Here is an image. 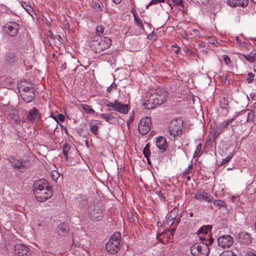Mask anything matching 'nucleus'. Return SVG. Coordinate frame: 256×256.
<instances>
[{"mask_svg": "<svg viewBox=\"0 0 256 256\" xmlns=\"http://www.w3.org/2000/svg\"><path fill=\"white\" fill-rule=\"evenodd\" d=\"M240 238L241 239V242L244 244H249L252 241L251 237L250 235L247 233L242 232L240 234Z\"/></svg>", "mask_w": 256, "mask_h": 256, "instance_id": "obj_23", "label": "nucleus"}, {"mask_svg": "<svg viewBox=\"0 0 256 256\" xmlns=\"http://www.w3.org/2000/svg\"><path fill=\"white\" fill-rule=\"evenodd\" d=\"M6 28H8L6 30L8 34L10 36H14L17 35L20 26L16 22H12L8 24Z\"/></svg>", "mask_w": 256, "mask_h": 256, "instance_id": "obj_17", "label": "nucleus"}, {"mask_svg": "<svg viewBox=\"0 0 256 256\" xmlns=\"http://www.w3.org/2000/svg\"><path fill=\"white\" fill-rule=\"evenodd\" d=\"M35 196L38 201L44 202L50 198L52 195V188H46L44 190L35 192Z\"/></svg>", "mask_w": 256, "mask_h": 256, "instance_id": "obj_8", "label": "nucleus"}, {"mask_svg": "<svg viewBox=\"0 0 256 256\" xmlns=\"http://www.w3.org/2000/svg\"><path fill=\"white\" fill-rule=\"evenodd\" d=\"M154 96H153V97L151 98L150 100V101H148L146 103H143L142 105L144 106V108L147 110H150V109L154 108H150V106L149 108V106H151L152 104V103L153 104V102H154Z\"/></svg>", "mask_w": 256, "mask_h": 256, "instance_id": "obj_31", "label": "nucleus"}, {"mask_svg": "<svg viewBox=\"0 0 256 256\" xmlns=\"http://www.w3.org/2000/svg\"><path fill=\"white\" fill-rule=\"evenodd\" d=\"M214 204L218 208H220L224 206V202L221 200H214Z\"/></svg>", "mask_w": 256, "mask_h": 256, "instance_id": "obj_35", "label": "nucleus"}, {"mask_svg": "<svg viewBox=\"0 0 256 256\" xmlns=\"http://www.w3.org/2000/svg\"><path fill=\"white\" fill-rule=\"evenodd\" d=\"M202 145L201 144H198L196 148V150L194 151V154L193 157L194 158H198L202 154Z\"/></svg>", "mask_w": 256, "mask_h": 256, "instance_id": "obj_25", "label": "nucleus"}, {"mask_svg": "<svg viewBox=\"0 0 256 256\" xmlns=\"http://www.w3.org/2000/svg\"><path fill=\"white\" fill-rule=\"evenodd\" d=\"M254 74L252 72L248 73V77L246 78L247 82L248 83H252L254 80Z\"/></svg>", "mask_w": 256, "mask_h": 256, "instance_id": "obj_41", "label": "nucleus"}, {"mask_svg": "<svg viewBox=\"0 0 256 256\" xmlns=\"http://www.w3.org/2000/svg\"><path fill=\"white\" fill-rule=\"evenodd\" d=\"M92 8H94L96 9V10H102V8H101V6H100V5L98 3V2H94V5L92 6Z\"/></svg>", "mask_w": 256, "mask_h": 256, "instance_id": "obj_46", "label": "nucleus"}, {"mask_svg": "<svg viewBox=\"0 0 256 256\" xmlns=\"http://www.w3.org/2000/svg\"><path fill=\"white\" fill-rule=\"evenodd\" d=\"M30 91H34L32 87L29 86H22L20 88L19 90V92H20V94L22 92H29Z\"/></svg>", "mask_w": 256, "mask_h": 256, "instance_id": "obj_27", "label": "nucleus"}, {"mask_svg": "<svg viewBox=\"0 0 256 256\" xmlns=\"http://www.w3.org/2000/svg\"><path fill=\"white\" fill-rule=\"evenodd\" d=\"M104 105L108 108H112V110H116L123 114H127L130 109V107L128 104H122L116 100L114 102L107 101L104 103Z\"/></svg>", "mask_w": 256, "mask_h": 256, "instance_id": "obj_6", "label": "nucleus"}, {"mask_svg": "<svg viewBox=\"0 0 256 256\" xmlns=\"http://www.w3.org/2000/svg\"><path fill=\"white\" fill-rule=\"evenodd\" d=\"M178 210L177 208H174L166 216V224L169 226H172L174 222L178 215Z\"/></svg>", "mask_w": 256, "mask_h": 256, "instance_id": "obj_20", "label": "nucleus"}, {"mask_svg": "<svg viewBox=\"0 0 256 256\" xmlns=\"http://www.w3.org/2000/svg\"><path fill=\"white\" fill-rule=\"evenodd\" d=\"M219 256H237L236 254L231 250H226L222 252Z\"/></svg>", "mask_w": 256, "mask_h": 256, "instance_id": "obj_36", "label": "nucleus"}, {"mask_svg": "<svg viewBox=\"0 0 256 256\" xmlns=\"http://www.w3.org/2000/svg\"><path fill=\"white\" fill-rule=\"evenodd\" d=\"M134 20L136 22L137 26L140 27V28L142 30H144V27L142 26V21L137 16H136L134 14Z\"/></svg>", "mask_w": 256, "mask_h": 256, "instance_id": "obj_33", "label": "nucleus"}, {"mask_svg": "<svg viewBox=\"0 0 256 256\" xmlns=\"http://www.w3.org/2000/svg\"><path fill=\"white\" fill-rule=\"evenodd\" d=\"M70 148L66 144H64L62 146V152L66 160H68V151Z\"/></svg>", "mask_w": 256, "mask_h": 256, "instance_id": "obj_29", "label": "nucleus"}, {"mask_svg": "<svg viewBox=\"0 0 256 256\" xmlns=\"http://www.w3.org/2000/svg\"><path fill=\"white\" fill-rule=\"evenodd\" d=\"M156 144L162 152L166 151L168 146L166 138L162 136H159L156 138Z\"/></svg>", "mask_w": 256, "mask_h": 256, "instance_id": "obj_18", "label": "nucleus"}, {"mask_svg": "<svg viewBox=\"0 0 256 256\" xmlns=\"http://www.w3.org/2000/svg\"><path fill=\"white\" fill-rule=\"evenodd\" d=\"M120 234L114 232L110 238L109 241L106 244V250L110 254H116L120 248Z\"/></svg>", "mask_w": 256, "mask_h": 256, "instance_id": "obj_3", "label": "nucleus"}, {"mask_svg": "<svg viewBox=\"0 0 256 256\" xmlns=\"http://www.w3.org/2000/svg\"><path fill=\"white\" fill-rule=\"evenodd\" d=\"M50 117L54 120V121L51 122L46 129V132L50 135H52L54 132L57 128L58 124H59L58 118L52 113H51Z\"/></svg>", "mask_w": 256, "mask_h": 256, "instance_id": "obj_14", "label": "nucleus"}, {"mask_svg": "<svg viewBox=\"0 0 256 256\" xmlns=\"http://www.w3.org/2000/svg\"><path fill=\"white\" fill-rule=\"evenodd\" d=\"M143 154L146 158H148V157H150V144H147L146 146L143 148Z\"/></svg>", "mask_w": 256, "mask_h": 256, "instance_id": "obj_26", "label": "nucleus"}, {"mask_svg": "<svg viewBox=\"0 0 256 256\" xmlns=\"http://www.w3.org/2000/svg\"><path fill=\"white\" fill-rule=\"evenodd\" d=\"M186 179H187L188 180H190V176H186Z\"/></svg>", "mask_w": 256, "mask_h": 256, "instance_id": "obj_61", "label": "nucleus"}, {"mask_svg": "<svg viewBox=\"0 0 256 256\" xmlns=\"http://www.w3.org/2000/svg\"><path fill=\"white\" fill-rule=\"evenodd\" d=\"M112 0L116 4H118L122 2V0Z\"/></svg>", "mask_w": 256, "mask_h": 256, "instance_id": "obj_52", "label": "nucleus"}, {"mask_svg": "<svg viewBox=\"0 0 256 256\" xmlns=\"http://www.w3.org/2000/svg\"><path fill=\"white\" fill-rule=\"evenodd\" d=\"M10 162L15 168H17L21 172H24L27 168L26 166V161L13 158L10 160Z\"/></svg>", "mask_w": 256, "mask_h": 256, "instance_id": "obj_19", "label": "nucleus"}, {"mask_svg": "<svg viewBox=\"0 0 256 256\" xmlns=\"http://www.w3.org/2000/svg\"><path fill=\"white\" fill-rule=\"evenodd\" d=\"M174 48L173 50L175 52L176 54H178L179 52V48L178 46H172Z\"/></svg>", "mask_w": 256, "mask_h": 256, "instance_id": "obj_49", "label": "nucleus"}, {"mask_svg": "<svg viewBox=\"0 0 256 256\" xmlns=\"http://www.w3.org/2000/svg\"><path fill=\"white\" fill-rule=\"evenodd\" d=\"M166 234L165 232H162L161 233H159L157 235V238L158 240L162 243L164 244V240L163 238H161L162 236H163L164 234Z\"/></svg>", "mask_w": 256, "mask_h": 256, "instance_id": "obj_44", "label": "nucleus"}, {"mask_svg": "<svg viewBox=\"0 0 256 256\" xmlns=\"http://www.w3.org/2000/svg\"><path fill=\"white\" fill-rule=\"evenodd\" d=\"M153 96L154 94H152L150 92H146L142 98L144 103H146L150 101V100L151 98L153 97Z\"/></svg>", "mask_w": 256, "mask_h": 256, "instance_id": "obj_28", "label": "nucleus"}, {"mask_svg": "<svg viewBox=\"0 0 256 256\" xmlns=\"http://www.w3.org/2000/svg\"><path fill=\"white\" fill-rule=\"evenodd\" d=\"M225 106H227L228 104V102L227 100H226L224 98V102H223Z\"/></svg>", "mask_w": 256, "mask_h": 256, "instance_id": "obj_55", "label": "nucleus"}, {"mask_svg": "<svg viewBox=\"0 0 256 256\" xmlns=\"http://www.w3.org/2000/svg\"><path fill=\"white\" fill-rule=\"evenodd\" d=\"M47 188L48 189L51 188V187L48 185V182L44 179L36 180L34 184V192H38V191L44 190Z\"/></svg>", "mask_w": 256, "mask_h": 256, "instance_id": "obj_11", "label": "nucleus"}, {"mask_svg": "<svg viewBox=\"0 0 256 256\" xmlns=\"http://www.w3.org/2000/svg\"><path fill=\"white\" fill-rule=\"evenodd\" d=\"M18 60V57L14 52H8L4 56V63L7 65L13 64Z\"/></svg>", "mask_w": 256, "mask_h": 256, "instance_id": "obj_12", "label": "nucleus"}, {"mask_svg": "<svg viewBox=\"0 0 256 256\" xmlns=\"http://www.w3.org/2000/svg\"><path fill=\"white\" fill-rule=\"evenodd\" d=\"M104 27L102 25H99L96 26V34H98L97 36H98L102 34L104 31Z\"/></svg>", "mask_w": 256, "mask_h": 256, "instance_id": "obj_37", "label": "nucleus"}, {"mask_svg": "<svg viewBox=\"0 0 256 256\" xmlns=\"http://www.w3.org/2000/svg\"><path fill=\"white\" fill-rule=\"evenodd\" d=\"M202 233H204V234H207V232L206 231H205L204 230L202 229V228H200V229L198 232V234H200Z\"/></svg>", "mask_w": 256, "mask_h": 256, "instance_id": "obj_50", "label": "nucleus"}, {"mask_svg": "<svg viewBox=\"0 0 256 256\" xmlns=\"http://www.w3.org/2000/svg\"><path fill=\"white\" fill-rule=\"evenodd\" d=\"M200 240L202 241L204 240H205V238H203L202 236H200Z\"/></svg>", "mask_w": 256, "mask_h": 256, "instance_id": "obj_58", "label": "nucleus"}, {"mask_svg": "<svg viewBox=\"0 0 256 256\" xmlns=\"http://www.w3.org/2000/svg\"><path fill=\"white\" fill-rule=\"evenodd\" d=\"M210 252L206 244L196 243L190 248V252L194 256H207Z\"/></svg>", "mask_w": 256, "mask_h": 256, "instance_id": "obj_5", "label": "nucleus"}, {"mask_svg": "<svg viewBox=\"0 0 256 256\" xmlns=\"http://www.w3.org/2000/svg\"><path fill=\"white\" fill-rule=\"evenodd\" d=\"M218 244L223 248H230L234 243L233 238L229 236H220L218 240Z\"/></svg>", "mask_w": 256, "mask_h": 256, "instance_id": "obj_10", "label": "nucleus"}, {"mask_svg": "<svg viewBox=\"0 0 256 256\" xmlns=\"http://www.w3.org/2000/svg\"><path fill=\"white\" fill-rule=\"evenodd\" d=\"M60 173L56 170H52L51 172V176L52 178L54 180H56L58 178L60 177Z\"/></svg>", "mask_w": 256, "mask_h": 256, "instance_id": "obj_34", "label": "nucleus"}, {"mask_svg": "<svg viewBox=\"0 0 256 256\" xmlns=\"http://www.w3.org/2000/svg\"><path fill=\"white\" fill-rule=\"evenodd\" d=\"M244 57H245V58H246V60H249V61H252V60L249 59V58H248L246 56H244Z\"/></svg>", "mask_w": 256, "mask_h": 256, "instance_id": "obj_60", "label": "nucleus"}, {"mask_svg": "<svg viewBox=\"0 0 256 256\" xmlns=\"http://www.w3.org/2000/svg\"><path fill=\"white\" fill-rule=\"evenodd\" d=\"M28 248L23 244H16L14 246V251L17 256H26Z\"/></svg>", "mask_w": 256, "mask_h": 256, "instance_id": "obj_16", "label": "nucleus"}, {"mask_svg": "<svg viewBox=\"0 0 256 256\" xmlns=\"http://www.w3.org/2000/svg\"><path fill=\"white\" fill-rule=\"evenodd\" d=\"M194 198L200 202L202 200L208 202H211L214 200V197L206 192H198L194 196Z\"/></svg>", "mask_w": 256, "mask_h": 256, "instance_id": "obj_13", "label": "nucleus"}, {"mask_svg": "<svg viewBox=\"0 0 256 256\" xmlns=\"http://www.w3.org/2000/svg\"><path fill=\"white\" fill-rule=\"evenodd\" d=\"M146 158V160L148 161V164H150V157H148V158Z\"/></svg>", "mask_w": 256, "mask_h": 256, "instance_id": "obj_56", "label": "nucleus"}, {"mask_svg": "<svg viewBox=\"0 0 256 256\" xmlns=\"http://www.w3.org/2000/svg\"><path fill=\"white\" fill-rule=\"evenodd\" d=\"M22 6L28 14H30L31 16H32L34 10L30 6L27 4L26 3H24V4L22 5Z\"/></svg>", "mask_w": 256, "mask_h": 256, "instance_id": "obj_32", "label": "nucleus"}, {"mask_svg": "<svg viewBox=\"0 0 256 256\" xmlns=\"http://www.w3.org/2000/svg\"><path fill=\"white\" fill-rule=\"evenodd\" d=\"M246 256H256V254L253 253H250L246 254Z\"/></svg>", "mask_w": 256, "mask_h": 256, "instance_id": "obj_54", "label": "nucleus"}, {"mask_svg": "<svg viewBox=\"0 0 256 256\" xmlns=\"http://www.w3.org/2000/svg\"><path fill=\"white\" fill-rule=\"evenodd\" d=\"M20 96L24 101L28 103L33 100L35 96V94L34 91H30L29 92H22L20 94Z\"/></svg>", "mask_w": 256, "mask_h": 256, "instance_id": "obj_21", "label": "nucleus"}, {"mask_svg": "<svg viewBox=\"0 0 256 256\" xmlns=\"http://www.w3.org/2000/svg\"><path fill=\"white\" fill-rule=\"evenodd\" d=\"M168 97V92L166 88H161L156 90L154 93V102L152 103L150 108H155L165 102Z\"/></svg>", "mask_w": 256, "mask_h": 256, "instance_id": "obj_4", "label": "nucleus"}, {"mask_svg": "<svg viewBox=\"0 0 256 256\" xmlns=\"http://www.w3.org/2000/svg\"><path fill=\"white\" fill-rule=\"evenodd\" d=\"M182 121L180 118L172 120L168 128V137L170 139H176L182 134Z\"/></svg>", "mask_w": 256, "mask_h": 256, "instance_id": "obj_2", "label": "nucleus"}, {"mask_svg": "<svg viewBox=\"0 0 256 256\" xmlns=\"http://www.w3.org/2000/svg\"><path fill=\"white\" fill-rule=\"evenodd\" d=\"M234 120V118H232L229 119L226 121H224L222 122L218 126L216 132L214 134V138H216L218 136L224 132V130L230 124H232L233 121Z\"/></svg>", "mask_w": 256, "mask_h": 256, "instance_id": "obj_15", "label": "nucleus"}, {"mask_svg": "<svg viewBox=\"0 0 256 256\" xmlns=\"http://www.w3.org/2000/svg\"><path fill=\"white\" fill-rule=\"evenodd\" d=\"M254 118V113L252 111H249L247 114V122H250L253 120Z\"/></svg>", "mask_w": 256, "mask_h": 256, "instance_id": "obj_38", "label": "nucleus"}, {"mask_svg": "<svg viewBox=\"0 0 256 256\" xmlns=\"http://www.w3.org/2000/svg\"><path fill=\"white\" fill-rule=\"evenodd\" d=\"M40 118L41 114L38 110L36 108H34L28 112L26 119L28 122L34 124L36 123Z\"/></svg>", "mask_w": 256, "mask_h": 256, "instance_id": "obj_9", "label": "nucleus"}, {"mask_svg": "<svg viewBox=\"0 0 256 256\" xmlns=\"http://www.w3.org/2000/svg\"><path fill=\"white\" fill-rule=\"evenodd\" d=\"M49 32L50 33V36L52 38H54V37H53V34H52V32H51V31H49Z\"/></svg>", "mask_w": 256, "mask_h": 256, "instance_id": "obj_57", "label": "nucleus"}, {"mask_svg": "<svg viewBox=\"0 0 256 256\" xmlns=\"http://www.w3.org/2000/svg\"><path fill=\"white\" fill-rule=\"evenodd\" d=\"M58 120L60 122H64V119H65V118H64V116L62 114H59L58 115Z\"/></svg>", "mask_w": 256, "mask_h": 256, "instance_id": "obj_47", "label": "nucleus"}, {"mask_svg": "<svg viewBox=\"0 0 256 256\" xmlns=\"http://www.w3.org/2000/svg\"><path fill=\"white\" fill-rule=\"evenodd\" d=\"M57 39L60 42H62V37L60 35L58 36Z\"/></svg>", "mask_w": 256, "mask_h": 256, "instance_id": "obj_53", "label": "nucleus"}, {"mask_svg": "<svg viewBox=\"0 0 256 256\" xmlns=\"http://www.w3.org/2000/svg\"><path fill=\"white\" fill-rule=\"evenodd\" d=\"M174 5L178 6H184L182 0H172Z\"/></svg>", "mask_w": 256, "mask_h": 256, "instance_id": "obj_45", "label": "nucleus"}, {"mask_svg": "<svg viewBox=\"0 0 256 256\" xmlns=\"http://www.w3.org/2000/svg\"><path fill=\"white\" fill-rule=\"evenodd\" d=\"M194 216V214H193V212H190V217H192V216Z\"/></svg>", "mask_w": 256, "mask_h": 256, "instance_id": "obj_59", "label": "nucleus"}, {"mask_svg": "<svg viewBox=\"0 0 256 256\" xmlns=\"http://www.w3.org/2000/svg\"><path fill=\"white\" fill-rule=\"evenodd\" d=\"M100 116L101 118L105 120L107 122H110L114 118V116H110V114H100Z\"/></svg>", "mask_w": 256, "mask_h": 256, "instance_id": "obj_30", "label": "nucleus"}, {"mask_svg": "<svg viewBox=\"0 0 256 256\" xmlns=\"http://www.w3.org/2000/svg\"><path fill=\"white\" fill-rule=\"evenodd\" d=\"M66 230V228H64V229L62 230V231H64V230Z\"/></svg>", "mask_w": 256, "mask_h": 256, "instance_id": "obj_63", "label": "nucleus"}, {"mask_svg": "<svg viewBox=\"0 0 256 256\" xmlns=\"http://www.w3.org/2000/svg\"><path fill=\"white\" fill-rule=\"evenodd\" d=\"M233 156L232 155H229L227 157H226L225 158L223 159L222 161V165L228 162H229L230 160L232 158Z\"/></svg>", "mask_w": 256, "mask_h": 256, "instance_id": "obj_43", "label": "nucleus"}, {"mask_svg": "<svg viewBox=\"0 0 256 256\" xmlns=\"http://www.w3.org/2000/svg\"><path fill=\"white\" fill-rule=\"evenodd\" d=\"M166 0H152L149 4L146 6V8L148 9V7L152 4H155L159 2H164Z\"/></svg>", "mask_w": 256, "mask_h": 256, "instance_id": "obj_39", "label": "nucleus"}, {"mask_svg": "<svg viewBox=\"0 0 256 256\" xmlns=\"http://www.w3.org/2000/svg\"><path fill=\"white\" fill-rule=\"evenodd\" d=\"M213 242V240H210V243L211 242Z\"/></svg>", "mask_w": 256, "mask_h": 256, "instance_id": "obj_64", "label": "nucleus"}, {"mask_svg": "<svg viewBox=\"0 0 256 256\" xmlns=\"http://www.w3.org/2000/svg\"><path fill=\"white\" fill-rule=\"evenodd\" d=\"M152 126L151 118L144 117L140 120L138 124V131L142 135L147 134L150 130Z\"/></svg>", "mask_w": 256, "mask_h": 256, "instance_id": "obj_7", "label": "nucleus"}, {"mask_svg": "<svg viewBox=\"0 0 256 256\" xmlns=\"http://www.w3.org/2000/svg\"><path fill=\"white\" fill-rule=\"evenodd\" d=\"M223 60L227 66H228L230 64V60L228 55H226V54L224 55L223 56Z\"/></svg>", "mask_w": 256, "mask_h": 256, "instance_id": "obj_42", "label": "nucleus"}, {"mask_svg": "<svg viewBox=\"0 0 256 256\" xmlns=\"http://www.w3.org/2000/svg\"><path fill=\"white\" fill-rule=\"evenodd\" d=\"M253 2L256 4V0H251Z\"/></svg>", "mask_w": 256, "mask_h": 256, "instance_id": "obj_62", "label": "nucleus"}, {"mask_svg": "<svg viewBox=\"0 0 256 256\" xmlns=\"http://www.w3.org/2000/svg\"><path fill=\"white\" fill-rule=\"evenodd\" d=\"M112 44V40L108 37L94 36L90 43L91 50L95 53H100L108 48Z\"/></svg>", "mask_w": 256, "mask_h": 256, "instance_id": "obj_1", "label": "nucleus"}, {"mask_svg": "<svg viewBox=\"0 0 256 256\" xmlns=\"http://www.w3.org/2000/svg\"><path fill=\"white\" fill-rule=\"evenodd\" d=\"M114 88V86H112V85H111L108 88V90H107L108 92H110L112 90V89H113V88Z\"/></svg>", "mask_w": 256, "mask_h": 256, "instance_id": "obj_51", "label": "nucleus"}, {"mask_svg": "<svg viewBox=\"0 0 256 256\" xmlns=\"http://www.w3.org/2000/svg\"><path fill=\"white\" fill-rule=\"evenodd\" d=\"M192 168V164H190L188 168L184 170V174H189L190 172L191 169Z\"/></svg>", "mask_w": 256, "mask_h": 256, "instance_id": "obj_48", "label": "nucleus"}, {"mask_svg": "<svg viewBox=\"0 0 256 256\" xmlns=\"http://www.w3.org/2000/svg\"><path fill=\"white\" fill-rule=\"evenodd\" d=\"M98 127L96 125H92L90 126V130L94 134H97Z\"/></svg>", "mask_w": 256, "mask_h": 256, "instance_id": "obj_40", "label": "nucleus"}, {"mask_svg": "<svg viewBox=\"0 0 256 256\" xmlns=\"http://www.w3.org/2000/svg\"><path fill=\"white\" fill-rule=\"evenodd\" d=\"M248 3L247 0L244 2L241 0H228V4L231 7H236L240 6L244 7L248 4Z\"/></svg>", "mask_w": 256, "mask_h": 256, "instance_id": "obj_22", "label": "nucleus"}, {"mask_svg": "<svg viewBox=\"0 0 256 256\" xmlns=\"http://www.w3.org/2000/svg\"><path fill=\"white\" fill-rule=\"evenodd\" d=\"M81 106L82 110L87 114H94L95 113L94 110L89 105L82 104Z\"/></svg>", "mask_w": 256, "mask_h": 256, "instance_id": "obj_24", "label": "nucleus"}]
</instances>
